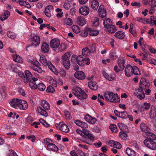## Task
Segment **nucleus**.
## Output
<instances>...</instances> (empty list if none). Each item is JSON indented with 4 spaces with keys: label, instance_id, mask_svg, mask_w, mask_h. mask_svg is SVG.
Here are the masks:
<instances>
[{
    "label": "nucleus",
    "instance_id": "obj_5",
    "mask_svg": "<svg viewBox=\"0 0 156 156\" xmlns=\"http://www.w3.org/2000/svg\"><path fill=\"white\" fill-rule=\"evenodd\" d=\"M105 98L108 101L112 102H119L120 101V98L117 94L113 92L107 91L104 94Z\"/></svg>",
    "mask_w": 156,
    "mask_h": 156
},
{
    "label": "nucleus",
    "instance_id": "obj_63",
    "mask_svg": "<svg viewBox=\"0 0 156 156\" xmlns=\"http://www.w3.org/2000/svg\"><path fill=\"white\" fill-rule=\"evenodd\" d=\"M65 116L69 120L71 118L70 115L68 111H66L64 112Z\"/></svg>",
    "mask_w": 156,
    "mask_h": 156
},
{
    "label": "nucleus",
    "instance_id": "obj_7",
    "mask_svg": "<svg viewBox=\"0 0 156 156\" xmlns=\"http://www.w3.org/2000/svg\"><path fill=\"white\" fill-rule=\"evenodd\" d=\"M71 55L72 53L69 52L64 54L62 56V63L67 70L69 69L70 67V62L69 58Z\"/></svg>",
    "mask_w": 156,
    "mask_h": 156
},
{
    "label": "nucleus",
    "instance_id": "obj_11",
    "mask_svg": "<svg viewBox=\"0 0 156 156\" xmlns=\"http://www.w3.org/2000/svg\"><path fill=\"white\" fill-rule=\"evenodd\" d=\"M144 143L145 145L149 149L152 150L156 149V143L154 140H145L144 141Z\"/></svg>",
    "mask_w": 156,
    "mask_h": 156
},
{
    "label": "nucleus",
    "instance_id": "obj_41",
    "mask_svg": "<svg viewBox=\"0 0 156 156\" xmlns=\"http://www.w3.org/2000/svg\"><path fill=\"white\" fill-rule=\"evenodd\" d=\"M0 91L2 99H4L7 96V94L5 91V87L1 88Z\"/></svg>",
    "mask_w": 156,
    "mask_h": 156
},
{
    "label": "nucleus",
    "instance_id": "obj_10",
    "mask_svg": "<svg viewBox=\"0 0 156 156\" xmlns=\"http://www.w3.org/2000/svg\"><path fill=\"white\" fill-rule=\"evenodd\" d=\"M30 37V41L32 42L31 46L36 47L40 43V38L38 35L31 34Z\"/></svg>",
    "mask_w": 156,
    "mask_h": 156
},
{
    "label": "nucleus",
    "instance_id": "obj_58",
    "mask_svg": "<svg viewBox=\"0 0 156 156\" xmlns=\"http://www.w3.org/2000/svg\"><path fill=\"white\" fill-rule=\"evenodd\" d=\"M131 5L132 6H137L138 7H140L141 5V4L140 2H132L131 3Z\"/></svg>",
    "mask_w": 156,
    "mask_h": 156
},
{
    "label": "nucleus",
    "instance_id": "obj_23",
    "mask_svg": "<svg viewBox=\"0 0 156 156\" xmlns=\"http://www.w3.org/2000/svg\"><path fill=\"white\" fill-rule=\"evenodd\" d=\"M47 149L49 151H52L55 152L57 151L58 150L57 147L54 144L52 143H49L48 144Z\"/></svg>",
    "mask_w": 156,
    "mask_h": 156
},
{
    "label": "nucleus",
    "instance_id": "obj_24",
    "mask_svg": "<svg viewBox=\"0 0 156 156\" xmlns=\"http://www.w3.org/2000/svg\"><path fill=\"white\" fill-rule=\"evenodd\" d=\"M49 46L46 42L42 43L41 46V51L44 53H46L48 52L49 50Z\"/></svg>",
    "mask_w": 156,
    "mask_h": 156
},
{
    "label": "nucleus",
    "instance_id": "obj_45",
    "mask_svg": "<svg viewBox=\"0 0 156 156\" xmlns=\"http://www.w3.org/2000/svg\"><path fill=\"white\" fill-rule=\"evenodd\" d=\"M109 128L111 131L113 133H115L117 131V127L116 125L114 124H111L109 126Z\"/></svg>",
    "mask_w": 156,
    "mask_h": 156
},
{
    "label": "nucleus",
    "instance_id": "obj_56",
    "mask_svg": "<svg viewBox=\"0 0 156 156\" xmlns=\"http://www.w3.org/2000/svg\"><path fill=\"white\" fill-rule=\"evenodd\" d=\"M52 66H51V67H49V68L55 74H56V75H58V74L59 72L55 68V67L52 65Z\"/></svg>",
    "mask_w": 156,
    "mask_h": 156
},
{
    "label": "nucleus",
    "instance_id": "obj_15",
    "mask_svg": "<svg viewBox=\"0 0 156 156\" xmlns=\"http://www.w3.org/2000/svg\"><path fill=\"white\" fill-rule=\"evenodd\" d=\"M33 66H31L33 69L38 73H42L43 70L40 67V64L38 62H36L32 63Z\"/></svg>",
    "mask_w": 156,
    "mask_h": 156
},
{
    "label": "nucleus",
    "instance_id": "obj_59",
    "mask_svg": "<svg viewBox=\"0 0 156 156\" xmlns=\"http://www.w3.org/2000/svg\"><path fill=\"white\" fill-rule=\"evenodd\" d=\"M118 126L120 129L121 130L125 129L126 127V126L123 123H119L118 124Z\"/></svg>",
    "mask_w": 156,
    "mask_h": 156
},
{
    "label": "nucleus",
    "instance_id": "obj_49",
    "mask_svg": "<svg viewBox=\"0 0 156 156\" xmlns=\"http://www.w3.org/2000/svg\"><path fill=\"white\" fill-rule=\"evenodd\" d=\"M110 57L112 59H116L118 58V56L115 51L111 52L110 53Z\"/></svg>",
    "mask_w": 156,
    "mask_h": 156
},
{
    "label": "nucleus",
    "instance_id": "obj_29",
    "mask_svg": "<svg viewBox=\"0 0 156 156\" xmlns=\"http://www.w3.org/2000/svg\"><path fill=\"white\" fill-rule=\"evenodd\" d=\"M63 22L65 24L69 26H71L73 24L72 20L71 18H68L67 17L63 19Z\"/></svg>",
    "mask_w": 156,
    "mask_h": 156
},
{
    "label": "nucleus",
    "instance_id": "obj_46",
    "mask_svg": "<svg viewBox=\"0 0 156 156\" xmlns=\"http://www.w3.org/2000/svg\"><path fill=\"white\" fill-rule=\"evenodd\" d=\"M58 48L59 51H63L67 48V45L64 43L61 44H60Z\"/></svg>",
    "mask_w": 156,
    "mask_h": 156
},
{
    "label": "nucleus",
    "instance_id": "obj_51",
    "mask_svg": "<svg viewBox=\"0 0 156 156\" xmlns=\"http://www.w3.org/2000/svg\"><path fill=\"white\" fill-rule=\"evenodd\" d=\"M59 73L60 75L62 76H66L67 73L66 71L63 69H60Z\"/></svg>",
    "mask_w": 156,
    "mask_h": 156
},
{
    "label": "nucleus",
    "instance_id": "obj_61",
    "mask_svg": "<svg viewBox=\"0 0 156 156\" xmlns=\"http://www.w3.org/2000/svg\"><path fill=\"white\" fill-rule=\"evenodd\" d=\"M18 91L20 94L23 96H24L26 94L24 90L22 88H19Z\"/></svg>",
    "mask_w": 156,
    "mask_h": 156
},
{
    "label": "nucleus",
    "instance_id": "obj_6",
    "mask_svg": "<svg viewBox=\"0 0 156 156\" xmlns=\"http://www.w3.org/2000/svg\"><path fill=\"white\" fill-rule=\"evenodd\" d=\"M73 94L79 99L82 100L87 98V95L85 91L81 88L77 87L72 90Z\"/></svg>",
    "mask_w": 156,
    "mask_h": 156
},
{
    "label": "nucleus",
    "instance_id": "obj_32",
    "mask_svg": "<svg viewBox=\"0 0 156 156\" xmlns=\"http://www.w3.org/2000/svg\"><path fill=\"white\" fill-rule=\"evenodd\" d=\"M86 23V20L82 17H79L77 18V23L81 26H83Z\"/></svg>",
    "mask_w": 156,
    "mask_h": 156
},
{
    "label": "nucleus",
    "instance_id": "obj_55",
    "mask_svg": "<svg viewBox=\"0 0 156 156\" xmlns=\"http://www.w3.org/2000/svg\"><path fill=\"white\" fill-rule=\"evenodd\" d=\"M149 2H151V8H155L156 7V0H149Z\"/></svg>",
    "mask_w": 156,
    "mask_h": 156
},
{
    "label": "nucleus",
    "instance_id": "obj_21",
    "mask_svg": "<svg viewBox=\"0 0 156 156\" xmlns=\"http://www.w3.org/2000/svg\"><path fill=\"white\" fill-rule=\"evenodd\" d=\"M53 7L52 5L47 6L45 9L44 13L48 17L51 16V13L53 11Z\"/></svg>",
    "mask_w": 156,
    "mask_h": 156
},
{
    "label": "nucleus",
    "instance_id": "obj_22",
    "mask_svg": "<svg viewBox=\"0 0 156 156\" xmlns=\"http://www.w3.org/2000/svg\"><path fill=\"white\" fill-rule=\"evenodd\" d=\"M150 117L151 119H154L156 116V108L152 105L149 112Z\"/></svg>",
    "mask_w": 156,
    "mask_h": 156
},
{
    "label": "nucleus",
    "instance_id": "obj_27",
    "mask_svg": "<svg viewBox=\"0 0 156 156\" xmlns=\"http://www.w3.org/2000/svg\"><path fill=\"white\" fill-rule=\"evenodd\" d=\"M89 87L92 90H96L98 88V86L96 83L94 81H90L88 82Z\"/></svg>",
    "mask_w": 156,
    "mask_h": 156
},
{
    "label": "nucleus",
    "instance_id": "obj_48",
    "mask_svg": "<svg viewBox=\"0 0 156 156\" xmlns=\"http://www.w3.org/2000/svg\"><path fill=\"white\" fill-rule=\"evenodd\" d=\"M19 4L21 5H25L28 8H30V5L29 3L24 1H22L19 2Z\"/></svg>",
    "mask_w": 156,
    "mask_h": 156
},
{
    "label": "nucleus",
    "instance_id": "obj_43",
    "mask_svg": "<svg viewBox=\"0 0 156 156\" xmlns=\"http://www.w3.org/2000/svg\"><path fill=\"white\" fill-rule=\"evenodd\" d=\"M72 29L73 31L76 34L79 33L80 31L79 27L76 25H73L72 26Z\"/></svg>",
    "mask_w": 156,
    "mask_h": 156
},
{
    "label": "nucleus",
    "instance_id": "obj_64",
    "mask_svg": "<svg viewBox=\"0 0 156 156\" xmlns=\"http://www.w3.org/2000/svg\"><path fill=\"white\" fill-rule=\"evenodd\" d=\"M96 121V119L95 118L91 116V118L89 119L88 122L92 124H94L95 123Z\"/></svg>",
    "mask_w": 156,
    "mask_h": 156
},
{
    "label": "nucleus",
    "instance_id": "obj_9",
    "mask_svg": "<svg viewBox=\"0 0 156 156\" xmlns=\"http://www.w3.org/2000/svg\"><path fill=\"white\" fill-rule=\"evenodd\" d=\"M85 62L86 64L88 65L90 64L89 59L87 57H83L81 55H79L77 56V63L80 66H83L85 65Z\"/></svg>",
    "mask_w": 156,
    "mask_h": 156
},
{
    "label": "nucleus",
    "instance_id": "obj_42",
    "mask_svg": "<svg viewBox=\"0 0 156 156\" xmlns=\"http://www.w3.org/2000/svg\"><path fill=\"white\" fill-rule=\"evenodd\" d=\"M132 74H133L136 75H138L140 74L139 69L136 66H133Z\"/></svg>",
    "mask_w": 156,
    "mask_h": 156
},
{
    "label": "nucleus",
    "instance_id": "obj_50",
    "mask_svg": "<svg viewBox=\"0 0 156 156\" xmlns=\"http://www.w3.org/2000/svg\"><path fill=\"white\" fill-rule=\"evenodd\" d=\"M46 91L47 92L53 93L55 92V90L52 86L49 85L47 88Z\"/></svg>",
    "mask_w": 156,
    "mask_h": 156
},
{
    "label": "nucleus",
    "instance_id": "obj_44",
    "mask_svg": "<svg viewBox=\"0 0 156 156\" xmlns=\"http://www.w3.org/2000/svg\"><path fill=\"white\" fill-rule=\"evenodd\" d=\"M7 34L9 37L12 39H14L16 37V35L14 33L11 31H8L7 33Z\"/></svg>",
    "mask_w": 156,
    "mask_h": 156
},
{
    "label": "nucleus",
    "instance_id": "obj_17",
    "mask_svg": "<svg viewBox=\"0 0 156 156\" xmlns=\"http://www.w3.org/2000/svg\"><path fill=\"white\" fill-rule=\"evenodd\" d=\"M133 67L127 64L125 69V75L128 77H130L132 75Z\"/></svg>",
    "mask_w": 156,
    "mask_h": 156
},
{
    "label": "nucleus",
    "instance_id": "obj_35",
    "mask_svg": "<svg viewBox=\"0 0 156 156\" xmlns=\"http://www.w3.org/2000/svg\"><path fill=\"white\" fill-rule=\"evenodd\" d=\"M147 136L148 139L146 140H155L156 139V136L151 133L149 132L147 133Z\"/></svg>",
    "mask_w": 156,
    "mask_h": 156
},
{
    "label": "nucleus",
    "instance_id": "obj_25",
    "mask_svg": "<svg viewBox=\"0 0 156 156\" xmlns=\"http://www.w3.org/2000/svg\"><path fill=\"white\" fill-rule=\"evenodd\" d=\"M74 122L78 126L83 128H87L88 126V125L86 123L79 120H76Z\"/></svg>",
    "mask_w": 156,
    "mask_h": 156
},
{
    "label": "nucleus",
    "instance_id": "obj_18",
    "mask_svg": "<svg viewBox=\"0 0 156 156\" xmlns=\"http://www.w3.org/2000/svg\"><path fill=\"white\" fill-rule=\"evenodd\" d=\"M79 12L82 15L87 16L90 12V9L88 7L83 6L79 9Z\"/></svg>",
    "mask_w": 156,
    "mask_h": 156
},
{
    "label": "nucleus",
    "instance_id": "obj_47",
    "mask_svg": "<svg viewBox=\"0 0 156 156\" xmlns=\"http://www.w3.org/2000/svg\"><path fill=\"white\" fill-rule=\"evenodd\" d=\"M14 61L17 62H22V58L18 55H16L15 57L13 58Z\"/></svg>",
    "mask_w": 156,
    "mask_h": 156
},
{
    "label": "nucleus",
    "instance_id": "obj_39",
    "mask_svg": "<svg viewBox=\"0 0 156 156\" xmlns=\"http://www.w3.org/2000/svg\"><path fill=\"white\" fill-rule=\"evenodd\" d=\"M99 5V2L97 0H93L92 2L91 7L94 10H97Z\"/></svg>",
    "mask_w": 156,
    "mask_h": 156
},
{
    "label": "nucleus",
    "instance_id": "obj_8",
    "mask_svg": "<svg viewBox=\"0 0 156 156\" xmlns=\"http://www.w3.org/2000/svg\"><path fill=\"white\" fill-rule=\"evenodd\" d=\"M99 33L98 30H93L90 28L87 27L85 28L83 32L81 33V35L83 37L87 36L88 34L91 36H95L97 35Z\"/></svg>",
    "mask_w": 156,
    "mask_h": 156
},
{
    "label": "nucleus",
    "instance_id": "obj_16",
    "mask_svg": "<svg viewBox=\"0 0 156 156\" xmlns=\"http://www.w3.org/2000/svg\"><path fill=\"white\" fill-rule=\"evenodd\" d=\"M114 113L117 116L119 117L122 118L123 119H126L127 118L126 115L127 112L124 111L123 112L118 111L117 110H115Z\"/></svg>",
    "mask_w": 156,
    "mask_h": 156
},
{
    "label": "nucleus",
    "instance_id": "obj_36",
    "mask_svg": "<svg viewBox=\"0 0 156 156\" xmlns=\"http://www.w3.org/2000/svg\"><path fill=\"white\" fill-rule=\"evenodd\" d=\"M106 29L108 32L111 34L115 33L117 30L115 26L112 24L109 27H108Z\"/></svg>",
    "mask_w": 156,
    "mask_h": 156
},
{
    "label": "nucleus",
    "instance_id": "obj_1",
    "mask_svg": "<svg viewBox=\"0 0 156 156\" xmlns=\"http://www.w3.org/2000/svg\"><path fill=\"white\" fill-rule=\"evenodd\" d=\"M150 86L149 81L145 79H142L140 83L139 88L136 90V95L140 99L145 98V95L144 91L148 89Z\"/></svg>",
    "mask_w": 156,
    "mask_h": 156
},
{
    "label": "nucleus",
    "instance_id": "obj_3",
    "mask_svg": "<svg viewBox=\"0 0 156 156\" xmlns=\"http://www.w3.org/2000/svg\"><path fill=\"white\" fill-rule=\"evenodd\" d=\"M25 76L24 81L25 83L29 82V84L30 88L33 89L37 87L36 83L38 82V79L34 77H33L31 73L28 70H26L25 72Z\"/></svg>",
    "mask_w": 156,
    "mask_h": 156
},
{
    "label": "nucleus",
    "instance_id": "obj_26",
    "mask_svg": "<svg viewBox=\"0 0 156 156\" xmlns=\"http://www.w3.org/2000/svg\"><path fill=\"white\" fill-rule=\"evenodd\" d=\"M115 36L119 39H123L125 37V34L124 32L122 31H119L115 34Z\"/></svg>",
    "mask_w": 156,
    "mask_h": 156
},
{
    "label": "nucleus",
    "instance_id": "obj_57",
    "mask_svg": "<svg viewBox=\"0 0 156 156\" xmlns=\"http://www.w3.org/2000/svg\"><path fill=\"white\" fill-rule=\"evenodd\" d=\"M119 134L120 136L124 140H125L127 137V135L123 132H120Z\"/></svg>",
    "mask_w": 156,
    "mask_h": 156
},
{
    "label": "nucleus",
    "instance_id": "obj_14",
    "mask_svg": "<svg viewBox=\"0 0 156 156\" xmlns=\"http://www.w3.org/2000/svg\"><path fill=\"white\" fill-rule=\"evenodd\" d=\"M60 41L58 39L54 38L50 41V47L52 49H57L59 46Z\"/></svg>",
    "mask_w": 156,
    "mask_h": 156
},
{
    "label": "nucleus",
    "instance_id": "obj_54",
    "mask_svg": "<svg viewBox=\"0 0 156 156\" xmlns=\"http://www.w3.org/2000/svg\"><path fill=\"white\" fill-rule=\"evenodd\" d=\"M77 56L76 55H73L71 58V61L73 63H76L77 62Z\"/></svg>",
    "mask_w": 156,
    "mask_h": 156
},
{
    "label": "nucleus",
    "instance_id": "obj_34",
    "mask_svg": "<svg viewBox=\"0 0 156 156\" xmlns=\"http://www.w3.org/2000/svg\"><path fill=\"white\" fill-rule=\"evenodd\" d=\"M90 52V50L87 48H83L82 51V53L84 57L88 56Z\"/></svg>",
    "mask_w": 156,
    "mask_h": 156
},
{
    "label": "nucleus",
    "instance_id": "obj_62",
    "mask_svg": "<svg viewBox=\"0 0 156 156\" xmlns=\"http://www.w3.org/2000/svg\"><path fill=\"white\" fill-rule=\"evenodd\" d=\"M115 145L113 147L116 148H117L120 149L121 148V145L118 142H115Z\"/></svg>",
    "mask_w": 156,
    "mask_h": 156
},
{
    "label": "nucleus",
    "instance_id": "obj_4",
    "mask_svg": "<svg viewBox=\"0 0 156 156\" xmlns=\"http://www.w3.org/2000/svg\"><path fill=\"white\" fill-rule=\"evenodd\" d=\"M41 106H38L37 108V112L42 115L45 117L48 116V113L46 111L50 109L49 104L45 100H42L41 101Z\"/></svg>",
    "mask_w": 156,
    "mask_h": 156
},
{
    "label": "nucleus",
    "instance_id": "obj_19",
    "mask_svg": "<svg viewBox=\"0 0 156 156\" xmlns=\"http://www.w3.org/2000/svg\"><path fill=\"white\" fill-rule=\"evenodd\" d=\"M98 12L99 13V15L101 18L105 17L106 15V11L104 9V5H101L99 8Z\"/></svg>",
    "mask_w": 156,
    "mask_h": 156
},
{
    "label": "nucleus",
    "instance_id": "obj_30",
    "mask_svg": "<svg viewBox=\"0 0 156 156\" xmlns=\"http://www.w3.org/2000/svg\"><path fill=\"white\" fill-rule=\"evenodd\" d=\"M140 127L141 130L143 132L147 133L150 131V129L144 123H142L140 124Z\"/></svg>",
    "mask_w": 156,
    "mask_h": 156
},
{
    "label": "nucleus",
    "instance_id": "obj_53",
    "mask_svg": "<svg viewBox=\"0 0 156 156\" xmlns=\"http://www.w3.org/2000/svg\"><path fill=\"white\" fill-rule=\"evenodd\" d=\"M39 121L44 126L46 127H48L50 126L49 124L46 123V122L42 119H40Z\"/></svg>",
    "mask_w": 156,
    "mask_h": 156
},
{
    "label": "nucleus",
    "instance_id": "obj_40",
    "mask_svg": "<svg viewBox=\"0 0 156 156\" xmlns=\"http://www.w3.org/2000/svg\"><path fill=\"white\" fill-rule=\"evenodd\" d=\"M118 66L119 67L120 70L122 71L124 68V64H125V61L123 59H119Z\"/></svg>",
    "mask_w": 156,
    "mask_h": 156
},
{
    "label": "nucleus",
    "instance_id": "obj_37",
    "mask_svg": "<svg viewBox=\"0 0 156 156\" xmlns=\"http://www.w3.org/2000/svg\"><path fill=\"white\" fill-rule=\"evenodd\" d=\"M39 82V80H38V83H36L37 87L35 89L38 88V89L41 91H43L46 88L45 86L42 83H40L37 85Z\"/></svg>",
    "mask_w": 156,
    "mask_h": 156
},
{
    "label": "nucleus",
    "instance_id": "obj_52",
    "mask_svg": "<svg viewBox=\"0 0 156 156\" xmlns=\"http://www.w3.org/2000/svg\"><path fill=\"white\" fill-rule=\"evenodd\" d=\"M99 19L97 17H95L94 19V22L93 23V26L97 27L99 25Z\"/></svg>",
    "mask_w": 156,
    "mask_h": 156
},
{
    "label": "nucleus",
    "instance_id": "obj_28",
    "mask_svg": "<svg viewBox=\"0 0 156 156\" xmlns=\"http://www.w3.org/2000/svg\"><path fill=\"white\" fill-rule=\"evenodd\" d=\"M10 15V12L9 11L7 10L5 11L1 16L0 20L2 21L8 18Z\"/></svg>",
    "mask_w": 156,
    "mask_h": 156
},
{
    "label": "nucleus",
    "instance_id": "obj_12",
    "mask_svg": "<svg viewBox=\"0 0 156 156\" xmlns=\"http://www.w3.org/2000/svg\"><path fill=\"white\" fill-rule=\"evenodd\" d=\"M82 136L84 138L88 139L92 141H93L94 137L91 132L88 129H83V132L82 134Z\"/></svg>",
    "mask_w": 156,
    "mask_h": 156
},
{
    "label": "nucleus",
    "instance_id": "obj_2",
    "mask_svg": "<svg viewBox=\"0 0 156 156\" xmlns=\"http://www.w3.org/2000/svg\"><path fill=\"white\" fill-rule=\"evenodd\" d=\"M11 106L16 109L25 110L28 107L27 101L18 98H14L9 102Z\"/></svg>",
    "mask_w": 156,
    "mask_h": 156
},
{
    "label": "nucleus",
    "instance_id": "obj_31",
    "mask_svg": "<svg viewBox=\"0 0 156 156\" xmlns=\"http://www.w3.org/2000/svg\"><path fill=\"white\" fill-rule=\"evenodd\" d=\"M60 129L62 131L67 133L69 131V129L68 126L65 124L62 123L59 127Z\"/></svg>",
    "mask_w": 156,
    "mask_h": 156
},
{
    "label": "nucleus",
    "instance_id": "obj_20",
    "mask_svg": "<svg viewBox=\"0 0 156 156\" xmlns=\"http://www.w3.org/2000/svg\"><path fill=\"white\" fill-rule=\"evenodd\" d=\"M75 77L78 79L83 80L85 78V75L84 72L81 71H77L74 74Z\"/></svg>",
    "mask_w": 156,
    "mask_h": 156
},
{
    "label": "nucleus",
    "instance_id": "obj_33",
    "mask_svg": "<svg viewBox=\"0 0 156 156\" xmlns=\"http://www.w3.org/2000/svg\"><path fill=\"white\" fill-rule=\"evenodd\" d=\"M103 24L105 28L106 29L112 24L111 19L109 18H107L104 20L103 22Z\"/></svg>",
    "mask_w": 156,
    "mask_h": 156
},
{
    "label": "nucleus",
    "instance_id": "obj_38",
    "mask_svg": "<svg viewBox=\"0 0 156 156\" xmlns=\"http://www.w3.org/2000/svg\"><path fill=\"white\" fill-rule=\"evenodd\" d=\"M126 152L129 156H136L135 152L129 147L126 149Z\"/></svg>",
    "mask_w": 156,
    "mask_h": 156
},
{
    "label": "nucleus",
    "instance_id": "obj_13",
    "mask_svg": "<svg viewBox=\"0 0 156 156\" xmlns=\"http://www.w3.org/2000/svg\"><path fill=\"white\" fill-rule=\"evenodd\" d=\"M40 62L45 66H48V67L52 66V63L49 61H47L45 56L44 55L40 56Z\"/></svg>",
    "mask_w": 156,
    "mask_h": 156
},
{
    "label": "nucleus",
    "instance_id": "obj_60",
    "mask_svg": "<svg viewBox=\"0 0 156 156\" xmlns=\"http://www.w3.org/2000/svg\"><path fill=\"white\" fill-rule=\"evenodd\" d=\"M49 83L55 87H56L57 86V82L53 79L51 80Z\"/></svg>",
    "mask_w": 156,
    "mask_h": 156
}]
</instances>
